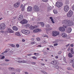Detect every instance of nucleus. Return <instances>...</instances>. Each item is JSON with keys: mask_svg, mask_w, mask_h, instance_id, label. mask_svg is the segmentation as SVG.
<instances>
[{"mask_svg": "<svg viewBox=\"0 0 74 74\" xmlns=\"http://www.w3.org/2000/svg\"><path fill=\"white\" fill-rule=\"evenodd\" d=\"M25 74H28V72H25Z\"/></svg>", "mask_w": 74, "mask_h": 74, "instance_id": "nucleus-58", "label": "nucleus"}, {"mask_svg": "<svg viewBox=\"0 0 74 74\" xmlns=\"http://www.w3.org/2000/svg\"><path fill=\"white\" fill-rule=\"evenodd\" d=\"M31 44H34V42H31Z\"/></svg>", "mask_w": 74, "mask_h": 74, "instance_id": "nucleus-56", "label": "nucleus"}, {"mask_svg": "<svg viewBox=\"0 0 74 74\" xmlns=\"http://www.w3.org/2000/svg\"><path fill=\"white\" fill-rule=\"evenodd\" d=\"M58 45V43H56L53 45L54 46H57Z\"/></svg>", "mask_w": 74, "mask_h": 74, "instance_id": "nucleus-45", "label": "nucleus"}, {"mask_svg": "<svg viewBox=\"0 0 74 74\" xmlns=\"http://www.w3.org/2000/svg\"><path fill=\"white\" fill-rule=\"evenodd\" d=\"M62 53V51H59L58 52V54L59 55H60V53Z\"/></svg>", "mask_w": 74, "mask_h": 74, "instance_id": "nucleus-44", "label": "nucleus"}, {"mask_svg": "<svg viewBox=\"0 0 74 74\" xmlns=\"http://www.w3.org/2000/svg\"><path fill=\"white\" fill-rule=\"evenodd\" d=\"M10 46L12 47H13L14 48H15V45L14 44H11L10 45Z\"/></svg>", "mask_w": 74, "mask_h": 74, "instance_id": "nucleus-30", "label": "nucleus"}, {"mask_svg": "<svg viewBox=\"0 0 74 74\" xmlns=\"http://www.w3.org/2000/svg\"><path fill=\"white\" fill-rule=\"evenodd\" d=\"M67 70H72V69L70 67H68L67 68Z\"/></svg>", "mask_w": 74, "mask_h": 74, "instance_id": "nucleus-33", "label": "nucleus"}, {"mask_svg": "<svg viewBox=\"0 0 74 74\" xmlns=\"http://www.w3.org/2000/svg\"><path fill=\"white\" fill-rule=\"evenodd\" d=\"M51 64H53L54 65L53 66V67H54V68H55L57 69H58L59 68V66L57 65H56V64L57 63V61L55 60L51 62Z\"/></svg>", "mask_w": 74, "mask_h": 74, "instance_id": "nucleus-2", "label": "nucleus"}, {"mask_svg": "<svg viewBox=\"0 0 74 74\" xmlns=\"http://www.w3.org/2000/svg\"><path fill=\"white\" fill-rule=\"evenodd\" d=\"M32 7L31 6H28L27 8V11L30 12L32 11Z\"/></svg>", "mask_w": 74, "mask_h": 74, "instance_id": "nucleus-14", "label": "nucleus"}, {"mask_svg": "<svg viewBox=\"0 0 74 74\" xmlns=\"http://www.w3.org/2000/svg\"><path fill=\"white\" fill-rule=\"evenodd\" d=\"M69 45H70V44H68L67 45H66V47H69Z\"/></svg>", "mask_w": 74, "mask_h": 74, "instance_id": "nucleus-60", "label": "nucleus"}, {"mask_svg": "<svg viewBox=\"0 0 74 74\" xmlns=\"http://www.w3.org/2000/svg\"><path fill=\"white\" fill-rule=\"evenodd\" d=\"M58 42V40H57L53 42V43H57V42Z\"/></svg>", "mask_w": 74, "mask_h": 74, "instance_id": "nucleus-51", "label": "nucleus"}, {"mask_svg": "<svg viewBox=\"0 0 74 74\" xmlns=\"http://www.w3.org/2000/svg\"><path fill=\"white\" fill-rule=\"evenodd\" d=\"M51 10V8L50 7H47V10L48 11H49Z\"/></svg>", "mask_w": 74, "mask_h": 74, "instance_id": "nucleus-31", "label": "nucleus"}, {"mask_svg": "<svg viewBox=\"0 0 74 74\" xmlns=\"http://www.w3.org/2000/svg\"><path fill=\"white\" fill-rule=\"evenodd\" d=\"M16 34L18 36H21V34H20V33L19 32H16Z\"/></svg>", "mask_w": 74, "mask_h": 74, "instance_id": "nucleus-24", "label": "nucleus"}, {"mask_svg": "<svg viewBox=\"0 0 74 74\" xmlns=\"http://www.w3.org/2000/svg\"><path fill=\"white\" fill-rule=\"evenodd\" d=\"M65 29H67V28H68V27L67 26H65L64 25H63L62 27H60L59 29L60 31H61V32H63L65 31V29Z\"/></svg>", "mask_w": 74, "mask_h": 74, "instance_id": "nucleus-3", "label": "nucleus"}, {"mask_svg": "<svg viewBox=\"0 0 74 74\" xmlns=\"http://www.w3.org/2000/svg\"><path fill=\"white\" fill-rule=\"evenodd\" d=\"M18 63H26V61L25 60H18Z\"/></svg>", "mask_w": 74, "mask_h": 74, "instance_id": "nucleus-22", "label": "nucleus"}, {"mask_svg": "<svg viewBox=\"0 0 74 74\" xmlns=\"http://www.w3.org/2000/svg\"><path fill=\"white\" fill-rule=\"evenodd\" d=\"M27 22H28V21L26 19H24L20 22V23H21L22 25L26 24V23H27Z\"/></svg>", "mask_w": 74, "mask_h": 74, "instance_id": "nucleus-7", "label": "nucleus"}, {"mask_svg": "<svg viewBox=\"0 0 74 74\" xmlns=\"http://www.w3.org/2000/svg\"><path fill=\"white\" fill-rule=\"evenodd\" d=\"M37 27H38V26L37 25H35V26H34V29H36V28H37Z\"/></svg>", "mask_w": 74, "mask_h": 74, "instance_id": "nucleus-46", "label": "nucleus"}, {"mask_svg": "<svg viewBox=\"0 0 74 74\" xmlns=\"http://www.w3.org/2000/svg\"><path fill=\"white\" fill-rule=\"evenodd\" d=\"M5 27V25L4 23L1 24L0 25V29L3 30Z\"/></svg>", "mask_w": 74, "mask_h": 74, "instance_id": "nucleus-9", "label": "nucleus"}, {"mask_svg": "<svg viewBox=\"0 0 74 74\" xmlns=\"http://www.w3.org/2000/svg\"><path fill=\"white\" fill-rule=\"evenodd\" d=\"M59 34V32L57 31H53V34H52L53 36L55 37L56 36H58Z\"/></svg>", "mask_w": 74, "mask_h": 74, "instance_id": "nucleus-8", "label": "nucleus"}, {"mask_svg": "<svg viewBox=\"0 0 74 74\" xmlns=\"http://www.w3.org/2000/svg\"><path fill=\"white\" fill-rule=\"evenodd\" d=\"M50 19L51 20V21L53 23H55V21H54V20L52 18V17H50Z\"/></svg>", "mask_w": 74, "mask_h": 74, "instance_id": "nucleus-21", "label": "nucleus"}, {"mask_svg": "<svg viewBox=\"0 0 74 74\" xmlns=\"http://www.w3.org/2000/svg\"><path fill=\"white\" fill-rule=\"evenodd\" d=\"M11 74H15V72H13L11 73Z\"/></svg>", "mask_w": 74, "mask_h": 74, "instance_id": "nucleus-50", "label": "nucleus"}, {"mask_svg": "<svg viewBox=\"0 0 74 74\" xmlns=\"http://www.w3.org/2000/svg\"><path fill=\"white\" fill-rule=\"evenodd\" d=\"M8 50L5 51L4 52H3L1 54H3V53H6L7 52H8Z\"/></svg>", "mask_w": 74, "mask_h": 74, "instance_id": "nucleus-39", "label": "nucleus"}, {"mask_svg": "<svg viewBox=\"0 0 74 74\" xmlns=\"http://www.w3.org/2000/svg\"><path fill=\"white\" fill-rule=\"evenodd\" d=\"M19 3L18 2H17L14 4V7L15 8H18L19 6Z\"/></svg>", "mask_w": 74, "mask_h": 74, "instance_id": "nucleus-16", "label": "nucleus"}, {"mask_svg": "<svg viewBox=\"0 0 74 74\" xmlns=\"http://www.w3.org/2000/svg\"><path fill=\"white\" fill-rule=\"evenodd\" d=\"M32 64H36V63L34 62H32Z\"/></svg>", "mask_w": 74, "mask_h": 74, "instance_id": "nucleus-49", "label": "nucleus"}, {"mask_svg": "<svg viewBox=\"0 0 74 74\" xmlns=\"http://www.w3.org/2000/svg\"><path fill=\"white\" fill-rule=\"evenodd\" d=\"M9 10H11V9H12V7L10 6L9 8Z\"/></svg>", "mask_w": 74, "mask_h": 74, "instance_id": "nucleus-52", "label": "nucleus"}, {"mask_svg": "<svg viewBox=\"0 0 74 74\" xmlns=\"http://www.w3.org/2000/svg\"><path fill=\"white\" fill-rule=\"evenodd\" d=\"M16 17H14L13 18V19H16Z\"/></svg>", "mask_w": 74, "mask_h": 74, "instance_id": "nucleus-57", "label": "nucleus"}, {"mask_svg": "<svg viewBox=\"0 0 74 74\" xmlns=\"http://www.w3.org/2000/svg\"><path fill=\"white\" fill-rule=\"evenodd\" d=\"M12 29L13 30H15V31H17V30H18V27L15 26H13L12 27Z\"/></svg>", "mask_w": 74, "mask_h": 74, "instance_id": "nucleus-17", "label": "nucleus"}, {"mask_svg": "<svg viewBox=\"0 0 74 74\" xmlns=\"http://www.w3.org/2000/svg\"><path fill=\"white\" fill-rule=\"evenodd\" d=\"M6 32H7V33H14V31L10 28H8L6 29Z\"/></svg>", "mask_w": 74, "mask_h": 74, "instance_id": "nucleus-12", "label": "nucleus"}, {"mask_svg": "<svg viewBox=\"0 0 74 74\" xmlns=\"http://www.w3.org/2000/svg\"><path fill=\"white\" fill-rule=\"evenodd\" d=\"M49 47H51V48H52L53 47V46L51 45L50 46H49Z\"/></svg>", "mask_w": 74, "mask_h": 74, "instance_id": "nucleus-62", "label": "nucleus"}, {"mask_svg": "<svg viewBox=\"0 0 74 74\" xmlns=\"http://www.w3.org/2000/svg\"><path fill=\"white\" fill-rule=\"evenodd\" d=\"M5 58V57H4V56H3L1 57V59H4Z\"/></svg>", "mask_w": 74, "mask_h": 74, "instance_id": "nucleus-54", "label": "nucleus"}, {"mask_svg": "<svg viewBox=\"0 0 74 74\" xmlns=\"http://www.w3.org/2000/svg\"><path fill=\"white\" fill-rule=\"evenodd\" d=\"M41 47V45H39L37 47Z\"/></svg>", "mask_w": 74, "mask_h": 74, "instance_id": "nucleus-61", "label": "nucleus"}, {"mask_svg": "<svg viewBox=\"0 0 74 74\" xmlns=\"http://www.w3.org/2000/svg\"><path fill=\"white\" fill-rule=\"evenodd\" d=\"M55 58H56V59H58V56H56Z\"/></svg>", "mask_w": 74, "mask_h": 74, "instance_id": "nucleus-59", "label": "nucleus"}, {"mask_svg": "<svg viewBox=\"0 0 74 74\" xmlns=\"http://www.w3.org/2000/svg\"><path fill=\"white\" fill-rule=\"evenodd\" d=\"M25 5H23V8H21V10L22 11H25Z\"/></svg>", "mask_w": 74, "mask_h": 74, "instance_id": "nucleus-25", "label": "nucleus"}, {"mask_svg": "<svg viewBox=\"0 0 74 74\" xmlns=\"http://www.w3.org/2000/svg\"><path fill=\"white\" fill-rule=\"evenodd\" d=\"M56 5L59 8L63 5V3L60 2H57L56 3Z\"/></svg>", "mask_w": 74, "mask_h": 74, "instance_id": "nucleus-5", "label": "nucleus"}, {"mask_svg": "<svg viewBox=\"0 0 74 74\" xmlns=\"http://www.w3.org/2000/svg\"><path fill=\"white\" fill-rule=\"evenodd\" d=\"M41 32V29H40L38 28H37L33 30V32L34 33H37V32Z\"/></svg>", "mask_w": 74, "mask_h": 74, "instance_id": "nucleus-15", "label": "nucleus"}, {"mask_svg": "<svg viewBox=\"0 0 74 74\" xmlns=\"http://www.w3.org/2000/svg\"><path fill=\"white\" fill-rule=\"evenodd\" d=\"M42 73H43L44 74H47V73L46 72H44L43 71H41Z\"/></svg>", "mask_w": 74, "mask_h": 74, "instance_id": "nucleus-38", "label": "nucleus"}, {"mask_svg": "<svg viewBox=\"0 0 74 74\" xmlns=\"http://www.w3.org/2000/svg\"><path fill=\"white\" fill-rule=\"evenodd\" d=\"M45 64H43V63H42L41 64V66H44L45 65Z\"/></svg>", "mask_w": 74, "mask_h": 74, "instance_id": "nucleus-55", "label": "nucleus"}, {"mask_svg": "<svg viewBox=\"0 0 74 74\" xmlns=\"http://www.w3.org/2000/svg\"><path fill=\"white\" fill-rule=\"evenodd\" d=\"M72 9L74 11V4L72 5Z\"/></svg>", "mask_w": 74, "mask_h": 74, "instance_id": "nucleus-43", "label": "nucleus"}, {"mask_svg": "<svg viewBox=\"0 0 74 74\" xmlns=\"http://www.w3.org/2000/svg\"><path fill=\"white\" fill-rule=\"evenodd\" d=\"M73 14V12L71 10H70L67 14L68 17H71Z\"/></svg>", "mask_w": 74, "mask_h": 74, "instance_id": "nucleus-6", "label": "nucleus"}, {"mask_svg": "<svg viewBox=\"0 0 74 74\" xmlns=\"http://www.w3.org/2000/svg\"><path fill=\"white\" fill-rule=\"evenodd\" d=\"M32 58H33L34 59H37V58H36V57L35 56L32 57Z\"/></svg>", "mask_w": 74, "mask_h": 74, "instance_id": "nucleus-41", "label": "nucleus"}, {"mask_svg": "<svg viewBox=\"0 0 74 74\" xmlns=\"http://www.w3.org/2000/svg\"><path fill=\"white\" fill-rule=\"evenodd\" d=\"M9 70H14V68L12 67H9L8 68Z\"/></svg>", "mask_w": 74, "mask_h": 74, "instance_id": "nucleus-29", "label": "nucleus"}, {"mask_svg": "<svg viewBox=\"0 0 74 74\" xmlns=\"http://www.w3.org/2000/svg\"><path fill=\"white\" fill-rule=\"evenodd\" d=\"M68 57L70 58H73V55L71 53H69L68 54Z\"/></svg>", "mask_w": 74, "mask_h": 74, "instance_id": "nucleus-18", "label": "nucleus"}, {"mask_svg": "<svg viewBox=\"0 0 74 74\" xmlns=\"http://www.w3.org/2000/svg\"><path fill=\"white\" fill-rule=\"evenodd\" d=\"M46 27L47 29H49L50 27V25L49 24H47L46 25Z\"/></svg>", "mask_w": 74, "mask_h": 74, "instance_id": "nucleus-27", "label": "nucleus"}, {"mask_svg": "<svg viewBox=\"0 0 74 74\" xmlns=\"http://www.w3.org/2000/svg\"><path fill=\"white\" fill-rule=\"evenodd\" d=\"M64 10L65 12H67L69 10V5H66L64 7Z\"/></svg>", "mask_w": 74, "mask_h": 74, "instance_id": "nucleus-10", "label": "nucleus"}, {"mask_svg": "<svg viewBox=\"0 0 74 74\" xmlns=\"http://www.w3.org/2000/svg\"><path fill=\"white\" fill-rule=\"evenodd\" d=\"M68 28V33H71V30L72 29H71V28L69 27H68L67 29Z\"/></svg>", "mask_w": 74, "mask_h": 74, "instance_id": "nucleus-19", "label": "nucleus"}, {"mask_svg": "<svg viewBox=\"0 0 74 74\" xmlns=\"http://www.w3.org/2000/svg\"><path fill=\"white\" fill-rule=\"evenodd\" d=\"M62 36L63 37H67V35L66 34L63 33L62 34Z\"/></svg>", "mask_w": 74, "mask_h": 74, "instance_id": "nucleus-20", "label": "nucleus"}, {"mask_svg": "<svg viewBox=\"0 0 74 74\" xmlns=\"http://www.w3.org/2000/svg\"><path fill=\"white\" fill-rule=\"evenodd\" d=\"M34 9L35 12H37L39 11L40 9L36 5L34 8Z\"/></svg>", "mask_w": 74, "mask_h": 74, "instance_id": "nucleus-11", "label": "nucleus"}, {"mask_svg": "<svg viewBox=\"0 0 74 74\" xmlns=\"http://www.w3.org/2000/svg\"><path fill=\"white\" fill-rule=\"evenodd\" d=\"M71 52L72 54H74V51L73 50V49L71 48Z\"/></svg>", "mask_w": 74, "mask_h": 74, "instance_id": "nucleus-26", "label": "nucleus"}, {"mask_svg": "<svg viewBox=\"0 0 74 74\" xmlns=\"http://www.w3.org/2000/svg\"><path fill=\"white\" fill-rule=\"evenodd\" d=\"M71 47H74V45H71Z\"/></svg>", "mask_w": 74, "mask_h": 74, "instance_id": "nucleus-64", "label": "nucleus"}, {"mask_svg": "<svg viewBox=\"0 0 74 74\" xmlns=\"http://www.w3.org/2000/svg\"><path fill=\"white\" fill-rule=\"evenodd\" d=\"M42 37H47V38H48V36L47 35H43Z\"/></svg>", "mask_w": 74, "mask_h": 74, "instance_id": "nucleus-36", "label": "nucleus"}, {"mask_svg": "<svg viewBox=\"0 0 74 74\" xmlns=\"http://www.w3.org/2000/svg\"><path fill=\"white\" fill-rule=\"evenodd\" d=\"M62 24L64 25L65 26H71L73 25V21L69 20H66L62 21Z\"/></svg>", "mask_w": 74, "mask_h": 74, "instance_id": "nucleus-1", "label": "nucleus"}, {"mask_svg": "<svg viewBox=\"0 0 74 74\" xmlns=\"http://www.w3.org/2000/svg\"><path fill=\"white\" fill-rule=\"evenodd\" d=\"M20 7L21 8L23 7V4L21 5Z\"/></svg>", "mask_w": 74, "mask_h": 74, "instance_id": "nucleus-48", "label": "nucleus"}, {"mask_svg": "<svg viewBox=\"0 0 74 74\" xmlns=\"http://www.w3.org/2000/svg\"><path fill=\"white\" fill-rule=\"evenodd\" d=\"M21 33L25 34H29L30 33V32L29 30L23 29L21 31Z\"/></svg>", "mask_w": 74, "mask_h": 74, "instance_id": "nucleus-4", "label": "nucleus"}, {"mask_svg": "<svg viewBox=\"0 0 74 74\" xmlns=\"http://www.w3.org/2000/svg\"><path fill=\"white\" fill-rule=\"evenodd\" d=\"M70 62L71 63H74V60H71Z\"/></svg>", "mask_w": 74, "mask_h": 74, "instance_id": "nucleus-35", "label": "nucleus"}, {"mask_svg": "<svg viewBox=\"0 0 74 74\" xmlns=\"http://www.w3.org/2000/svg\"><path fill=\"white\" fill-rule=\"evenodd\" d=\"M43 2H47L48 0H42Z\"/></svg>", "mask_w": 74, "mask_h": 74, "instance_id": "nucleus-40", "label": "nucleus"}, {"mask_svg": "<svg viewBox=\"0 0 74 74\" xmlns=\"http://www.w3.org/2000/svg\"><path fill=\"white\" fill-rule=\"evenodd\" d=\"M29 26H30V25L29 24H27L25 26L26 27H29Z\"/></svg>", "mask_w": 74, "mask_h": 74, "instance_id": "nucleus-47", "label": "nucleus"}, {"mask_svg": "<svg viewBox=\"0 0 74 74\" xmlns=\"http://www.w3.org/2000/svg\"><path fill=\"white\" fill-rule=\"evenodd\" d=\"M30 29H31V30H33V29H34V26H32L30 27Z\"/></svg>", "mask_w": 74, "mask_h": 74, "instance_id": "nucleus-34", "label": "nucleus"}, {"mask_svg": "<svg viewBox=\"0 0 74 74\" xmlns=\"http://www.w3.org/2000/svg\"><path fill=\"white\" fill-rule=\"evenodd\" d=\"M40 23L42 27H44V26L45 25V24L43 22H40Z\"/></svg>", "mask_w": 74, "mask_h": 74, "instance_id": "nucleus-23", "label": "nucleus"}, {"mask_svg": "<svg viewBox=\"0 0 74 74\" xmlns=\"http://www.w3.org/2000/svg\"><path fill=\"white\" fill-rule=\"evenodd\" d=\"M53 12L55 14H58V12L56 10H53Z\"/></svg>", "mask_w": 74, "mask_h": 74, "instance_id": "nucleus-28", "label": "nucleus"}, {"mask_svg": "<svg viewBox=\"0 0 74 74\" xmlns=\"http://www.w3.org/2000/svg\"><path fill=\"white\" fill-rule=\"evenodd\" d=\"M36 40H37V41H39L40 40V38L38 37H37L36 38Z\"/></svg>", "mask_w": 74, "mask_h": 74, "instance_id": "nucleus-37", "label": "nucleus"}, {"mask_svg": "<svg viewBox=\"0 0 74 74\" xmlns=\"http://www.w3.org/2000/svg\"><path fill=\"white\" fill-rule=\"evenodd\" d=\"M18 19L19 21H22L23 19V15L21 14L18 17Z\"/></svg>", "mask_w": 74, "mask_h": 74, "instance_id": "nucleus-13", "label": "nucleus"}, {"mask_svg": "<svg viewBox=\"0 0 74 74\" xmlns=\"http://www.w3.org/2000/svg\"><path fill=\"white\" fill-rule=\"evenodd\" d=\"M9 61H10V60L6 59L5 60V62H9Z\"/></svg>", "mask_w": 74, "mask_h": 74, "instance_id": "nucleus-53", "label": "nucleus"}, {"mask_svg": "<svg viewBox=\"0 0 74 74\" xmlns=\"http://www.w3.org/2000/svg\"><path fill=\"white\" fill-rule=\"evenodd\" d=\"M27 55L28 56H31L32 55V54H28Z\"/></svg>", "mask_w": 74, "mask_h": 74, "instance_id": "nucleus-63", "label": "nucleus"}, {"mask_svg": "<svg viewBox=\"0 0 74 74\" xmlns=\"http://www.w3.org/2000/svg\"><path fill=\"white\" fill-rule=\"evenodd\" d=\"M7 64H6L5 63H3L1 64V66H7Z\"/></svg>", "mask_w": 74, "mask_h": 74, "instance_id": "nucleus-32", "label": "nucleus"}, {"mask_svg": "<svg viewBox=\"0 0 74 74\" xmlns=\"http://www.w3.org/2000/svg\"><path fill=\"white\" fill-rule=\"evenodd\" d=\"M16 46L17 48L19 47V45L18 44H16Z\"/></svg>", "mask_w": 74, "mask_h": 74, "instance_id": "nucleus-42", "label": "nucleus"}]
</instances>
